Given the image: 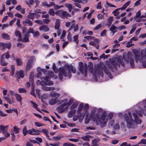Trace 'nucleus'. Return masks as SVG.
I'll list each match as a JSON object with an SVG mask.
<instances>
[{
	"mask_svg": "<svg viewBox=\"0 0 146 146\" xmlns=\"http://www.w3.org/2000/svg\"><path fill=\"white\" fill-rule=\"evenodd\" d=\"M63 19H64L65 17H71V15L69 13L67 12L66 11H64V13H63Z\"/></svg>",
	"mask_w": 146,
	"mask_h": 146,
	"instance_id": "obj_29",
	"label": "nucleus"
},
{
	"mask_svg": "<svg viewBox=\"0 0 146 146\" xmlns=\"http://www.w3.org/2000/svg\"><path fill=\"white\" fill-rule=\"evenodd\" d=\"M0 63L1 65L3 66H6L8 64V63L6 62L5 60L0 62Z\"/></svg>",
	"mask_w": 146,
	"mask_h": 146,
	"instance_id": "obj_47",
	"label": "nucleus"
},
{
	"mask_svg": "<svg viewBox=\"0 0 146 146\" xmlns=\"http://www.w3.org/2000/svg\"><path fill=\"white\" fill-rule=\"evenodd\" d=\"M123 57L126 62H129L130 65L132 68L134 67V61L132 54H126L123 56Z\"/></svg>",
	"mask_w": 146,
	"mask_h": 146,
	"instance_id": "obj_8",
	"label": "nucleus"
},
{
	"mask_svg": "<svg viewBox=\"0 0 146 146\" xmlns=\"http://www.w3.org/2000/svg\"><path fill=\"white\" fill-rule=\"evenodd\" d=\"M0 44L1 45L8 49H9L11 46V44L10 42H8L7 44L1 43Z\"/></svg>",
	"mask_w": 146,
	"mask_h": 146,
	"instance_id": "obj_28",
	"label": "nucleus"
},
{
	"mask_svg": "<svg viewBox=\"0 0 146 146\" xmlns=\"http://www.w3.org/2000/svg\"><path fill=\"white\" fill-rule=\"evenodd\" d=\"M33 65V60L31 58L29 59L27 62L26 66V69L27 70H29L32 68Z\"/></svg>",
	"mask_w": 146,
	"mask_h": 146,
	"instance_id": "obj_9",
	"label": "nucleus"
},
{
	"mask_svg": "<svg viewBox=\"0 0 146 146\" xmlns=\"http://www.w3.org/2000/svg\"><path fill=\"white\" fill-rule=\"evenodd\" d=\"M91 137L92 136L90 135H87L86 136L82 137L81 138L84 141H89L90 140V139L91 138Z\"/></svg>",
	"mask_w": 146,
	"mask_h": 146,
	"instance_id": "obj_23",
	"label": "nucleus"
},
{
	"mask_svg": "<svg viewBox=\"0 0 146 146\" xmlns=\"http://www.w3.org/2000/svg\"><path fill=\"white\" fill-rule=\"evenodd\" d=\"M120 10V8L116 9L114 10L112 12V13L114 15L116 16L119 15L120 13L118 11Z\"/></svg>",
	"mask_w": 146,
	"mask_h": 146,
	"instance_id": "obj_32",
	"label": "nucleus"
},
{
	"mask_svg": "<svg viewBox=\"0 0 146 146\" xmlns=\"http://www.w3.org/2000/svg\"><path fill=\"white\" fill-rule=\"evenodd\" d=\"M120 64L123 67L125 66L123 59H117L116 60L112 61L111 62V65L110 67V68L111 71L113 72H115L117 70V67H119Z\"/></svg>",
	"mask_w": 146,
	"mask_h": 146,
	"instance_id": "obj_4",
	"label": "nucleus"
},
{
	"mask_svg": "<svg viewBox=\"0 0 146 146\" xmlns=\"http://www.w3.org/2000/svg\"><path fill=\"white\" fill-rule=\"evenodd\" d=\"M92 145L91 146H99L97 144V141L96 139H94L92 140Z\"/></svg>",
	"mask_w": 146,
	"mask_h": 146,
	"instance_id": "obj_44",
	"label": "nucleus"
},
{
	"mask_svg": "<svg viewBox=\"0 0 146 146\" xmlns=\"http://www.w3.org/2000/svg\"><path fill=\"white\" fill-rule=\"evenodd\" d=\"M15 97L18 101L20 102H21L22 98L20 94L16 93V94L15 95Z\"/></svg>",
	"mask_w": 146,
	"mask_h": 146,
	"instance_id": "obj_27",
	"label": "nucleus"
},
{
	"mask_svg": "<svg viewBox=\"0 0 146 146\" xmlns=\"http://www.w3.org/2000/svg\"><path fill=\"white\" fill-rule=\"evenodd\" d=\"M94 76H96L95 78L96 80L97 81L99 78L102 79L103 76V73L102 67L98 65L96 67H95L94 70Z\"/></svg>",
	"mask_w": 146,
	"mask_h": 146,
	"instance_id": "obj_5",
	"label": "nucleus"
},
{
	"mask_svg": "<svg viewBox=\"0 0 146 146\" xmlns=\"http://www.w3.org/2000/svg\"><path fill=\"white\" fill-rule=\"evenodd\" d=\"M110 30L113 33V35L117 31V28L113 24L110 28Z\"/></svg>",
	"mask_w": 146,
	"mask_h": 146,
	"instance_id": "obj_15",
	"label": "nucleus"
},
{
	"mask_svg": "<svg viewBox=\"0 0 146 146\" xmlns=\"http://www.w3.org/2000/svg\"><path fill=\"white\" fill-rule=\"evenodd\" d=\"M70 71L73 73H75L76 72V69L72 65L68 66L66 67H62L60 68L59 72V77L60 80H62L63 76L64 77H67L68 75L69 78H71V74Z\"/></svg>",
	"mask_w": 146,
	"mask_h": 146,
	"instance_id": "obj_2",
	"label": "nucleus"
},
{
	"mask_svg": "<svg viewBox=\"0 0 146 146\" xmlns=\"http://www.w3.org/2000/svg\"><path fill=\"white\" fill-rule=\"evenodd\" d=\"M3 98L6 100L9 104H11L13 102V98L12 97H11V99H10L9 94L7 95V96H3Z\"/></svg>",
	"mask_w": 146,
	"mask_h": 146,
	"instance_id": "obj_11",
	"label": "nucleus"
},
{
	"mask_svg": "<svg viewBox=\"0 0 146 146\" xmlns=\"http://www.w3.org/2000/svg\"><path fill=\"white\" fill-rule=\"evenodd\" d=\"M132 29L130 32V34H131L132 33L135 31L136 28V24H134L131 26Z\"/></svg>",
	"mask_w": 146,
	"mask_h": 146,
	"instance_id": "obj_34",
	"label": "nucleus"
},
{
	"mask_svg": "<svg viewBox=\"0 0 146 146\" xmlns=\"http://www.w3.org/2000/svg\"><path fill=\"white\" fill-rule=\"evenodd\" d=\"M78 105V102H74L71 106V108H72L74 109L76 108Z\"/></svg>",
	"mask_w": 146,
	"mask_h": 146,
	"instance_id": "obj_53",
	"label": "nucleus"
},
{
	"mask_svg": "<svg viewBox=\"0 0 146 146\" xmlns=\"http://www.w3.org/2000/svg\"><path fill=\"white\" fill-rule=\"evenodd\" d=\"M1 37L3 38L6 40H9L10 38V35L5 33L2 34Z\"/></svg>",
	"mask_w": 146,
	"mask_h": 146,
	"instance_id": "obj_20",
	"label": "nucleus"
},
{
	"mask_svg": "<svg viewBox=\"0 0 146 146\" xmlns=\"http://www.w3.org/2000/svg\"><path fill=\"white\" fill-rule=\"evenodd\" d=\"M3 54H5V58L6 59H8L10 57V56L9 53V52L8 51Z\"/></svg>",
	"mask_w": 146,
	"mask_h": 146,
	"instance_id": "obj_54",
	"label": "nucleus"
},
{
	"mask_svg": "<svg viewBox=\"0 0 146 146\" xmlns=\"http://www.w3.org/2000/svg\"><path fill=\"white\" fill-rule=\"evenodd\" d=\"M78 35H77L73 36V41L74 42H75L77 44H78L79 41L77 40Z\"/></svg>",
	"mask_w": 146,
	"mask_h": 146,
	"instance_id": "obj_45",
	"label": "nucleus"
},
{
	"mask_svg": "<svg viewBox=\"0 0 146 146\" xmlns=\"http://www.w3.org/2000/svg\"><path fill=\"white\" fill-rule=\"evenodd\" d=\"M131 1H127L123 5L122 7L120 8V10H124L127 8V7L128 5H130V4L131 3Z\"/></svg>",
	"mask_w": 146,
	"mask_h": 146,
	"instance_id": "obj_22",
	"label": "nucleus"
},
{
	"mask_svg": "<svg viewBox=\"0 0 146 146\" xmlns=\"http://www.w3.org/2000/svg\"><path fill=\"white\" fill-rule=\"evenodd\" d=\"M16 78L18 80L21 78H23L24 77L23 71L20 70L19 71H17L16 72Z\"/></svg>",
	"mask_w": 146,
	"mask_h": 146,
	"instance_id": "obj_10",
	"label": "nucleus"
},
{
	"mask_svg": "<svg viewBox=\"0 0 146 146\" xmlns=\"http://www.w3.org/2000/svg\"><path fill=\"white\" fill-rule=\"evenodd\" d=\"M33 34V36L34 38H36L38 37L40 35L39 32L38 31H36L35 32H34Z\"/></svg>",
	"mask_w": 146,
	"mask_h": 146,
	"instance_id": "obj_39",
	"label": "nucleus"
},
{
	"mask_svg": "<svg viewBox=\"0 0 146 146\" xmlns=\"http://www.w3.org/2000/svg\"><path fill=\"white\" fill-rule=\"evenodd\" d=\"M113 21V17H109L108 20V24L107 25L110 26L112 23V22Z\"/></svg>",
	"mask_w": 146,
	"mask_h": 146,
	"instance_id": "obj_37",
	"label": "nucleus"
},
{
	"mask_svg": "<svg viewBox=\"0 0 146 146\" xmlns=\"http://www.w3.org/2000/svg\"><path fill=\"white\" fill-rule=\"evenodd\" d=\"M11 134L12 135L11 136V141L13 142L15 141L16 139L15 135L14 134V132L13 131H12L11 133Z\"/></svg>",
	"mask_w": 146,
	"mask_h": 146,
	"instance_id": "obj_42",
	"label": "nucleus"
},
{
	"mask_svg": "<svg viewBox=\"0 0 146 146\" xmlns=\"http://www.w3.org/2000/svg\"><path fill=\"white\" fill-rule=\"evenodd\" d=\"M7 115L6 114H5L3 112L0 110V116L1 117H5Z\"/></svg>",
	"mask_w": 146,
	"mask_h": 146,
	"instance_id": "obj_59",
	"label": "nucleus"
},
{
	"mask_svg": "<svg viewBox=\"0 0 146 146\" xmlns=\"http://www.w3.org/2000/svg\"><path fill=\"white\" fill-rule=\"evenodd\" d=\"M67 39L69 41H71L72 40V37L71 36V34L70 33V32H69L68 34V35H67Z\"/></svg>",
	"mask_w": 146,
	"mask_h": 146,
	"instance_id": "obj_56",
	"label": "nucleus"
},
{
	"mask_svg": "<svg viewBox=\"0 0 146 146\" xmlns=\"http://www.w3.org/2000/svg\"><path fill=\"white\" fill-rule=\"evenodd\" d=\"M29 36V34L26 33L24 35V38H23L22 41L23 42H27L29 41L28 37Z\"/></svg>",
	"mask_w": 146,
	"mask_h": 146,
	"instance_id": "obj_17",
	"label": "nucleus"
},
{
	"mask_svg": "<svg viewBox=\"0 0 146 146\" xmlns=\"http://www.w3.org/2000/svg\"><path fill=\"white\" fill-rule=\"evenodd\" d=\"M65 6L68 9V12L70 13L72 8V5L70 3H66L65 4Z\"/></svg>",
	"mask_w": 146,
	"mask_h": 146,
	"instance_id": "obj_25",
	"label": "nucleus"
},
{
	"mask_svg": "<svg viewBox=\"0 0 146 146\" xmlns=\"http://www.w3.org/2000/svg\"><path fill=\"white\" fill-rule=\"evenodd\" d=\"M8 127V125L4 126L3 125H0V129L2 131V133H4V132L7 131V128Z\"/></svg>",
	"mask_w": 146,
	"mask_h": 146,
	"instance_id": "obj_18",
	"label": "nucleus"
},
{
	"mask_svg": "<svg viewBox=\"0 0 146 146\" xmlns=\"http://www.w3.org/2000/svg\"><path fill=\"white\" fill-rule=\"evenodd\" d=\"M45 90L47 91H50L51 90H54L55 89V88L54 87H46L44 88Z\"/></svg>",
	"mask_w": 146,
	"mask_h": 146,
	"instance_id": "obj_46",
	"label": "nucleus"
},
{
	"mask_svg": "<svg viewBox=\"0 0 146 146\" xmlns=\"http://www.w3.org/2000/svg\"><path fill=\"white\" fill-rule=\"evenodd\" d=\"M50 78L47 76H46L45 77H41L40 79L42 80L41 82L39 80H38L36 83L37 85H41L43 86V85H52L53 84V82L52 81H50Z\"/></svg>",
	"mask_w": 146,
	"mask_h": 146,
	"instance_id": "obj_6",
	"label": "nucleus"
},
{
	"mask_svg": "<svg viewBox=\"0 0 146 146\" xmlns=\"http://www.w3.org/2000/svg\"><path fill=\"white\" fill-rule=\"evenodd\" d=\"M28 24L30 26H32L33 25V23L29 19H27L23 21V24L25 26L27 25Z\"/></svg>",
	"mask_w": 146,
	"mask_h": 146,
	"instance_id": "obj_19",
	"label": "nucleus"
},
{
	"mask_svg": "<svg viewBox=\"0 0 146 146\" xmlns=\"http://www.w3.org/2000/svg\"><path fill=\"white\" fill-rule=\"evenodd\" d=\"M63 136H57L56 137H52V139L54 141H57L60 140L63 137Z\"/></svg>",
	"mask_w": 146,
	"mask_h": 146,
	"instance_id": "obj_35",
	"label": "nucleus"
},
{
	"mask_svg": "<svg viewBox=\"0 0 146 146\" xmlns=\"http://www.w3.org/2000/svg\"><path fill=\"white\" fill-rule=\"evenodd\" d=\"M49 14L53 16H54L55 14V13L54 12L53 9H50L48 12Z\"/></svg>",
	"mask_w": 146,
	"mask_h": 146,
	"instance_id": "obj_43",
	"label": "nucleus"
},
{
	"mask_svg": "<svg viewBox=\"0 0 146 146\" xmlns=\"http://www.w3.org/2000/svg\"><path fill=\"white\" fill-rule=\"evenodd\" d=\"M44 133L46 135H47V134L48 133V130L45 129H42V130L41 132Z\"/></svg>",
	"mask_w": 146,
	"mask_h": 146,
	"instance_id": "obj_63",
	"label": "nucleus"
},
{
	"mask_svg": "<svg viewBox=\"0 0 146 146\" xmlns=\"http://www.w3.org/2000/svg\"><path fill=\"white\" fill-rule=\"evenodd\" d=\"M41 70L43 73L45 75H47L48 74V70L46 69H41Z\"/></svg>",
	"mask_w": 146,
	"mask_h": 146,
	"instance_id": "obj_61",
	"label": "nucleus"
},
{
	"mask_svg": "<svg viewBox=\"0 0 146 146\" xmlns=\"http://www.w3.org/2000/svg\"><path fill=\"white\" fill-rule=\"evenodd\" d=\"M64 13V11L62 10H59L55 13V14L58 15L63 19V13Z\"/></svg>",
	"mask_w": 146,
	"mask_h": 146,
	"instance_id": "obj_16",
	"label": "nucleus"
},
{
	"mask_svg": "<svg viewBox=\"0 0 146 146\" xmlns=\"http://www.w3.org/2000/svg\"><path fill=\"white\" fill-rule=\"evenodd\" d=\"M39 30L40 31H43L44 32H46L49 30V28L46 25H43L40 26L39 28Z\"/></svg>",
	"mask_w": 146,
	"mask_h": 146,
	"instance_id": "obj_14",
	"label": "nucleus"
},
{
	"mask_svg": "<svg viewBox=\"0 0 146 146\" xmlns=\"http://www.w3.org/2000/svg\"><path fill=\"white\" fill-rule=\"evenodd\" d=\"M15 35L17 37L21 35V33L19 31H17L15 32Z\"/></svg>",
	"mask_w": 146,
	"mask_h": 146,
	"instance_id": "obj_60",
	"label": "nucleus"
},
{
	"mask_svg": "<svg viewBox=\"0 0 146 146\" xmlns=\"http://www.w3.org/2000/svg\"><path fill=\"white\" fill-rule=\"evenodd\" d=\"M11 72L10 73V75L11 76H13L14 74L15 71V67L13 65H12L11 66Z\"/></svg>",
	"mask_w": 146,
	"mask_h": 146,
	"instance_id": "obj_38",
	"label": "nucleus"
},
{
	"mask_svg": "<svg viewBox=\"0 0 146 146\" xmlns=\"http://www.w3.org/2000/svg\"><path fill=\"white\" fill-rule=\"evenodd\" d=\"M106 115L107 114L106 112H104L101 116V120H102V122H103V123L104 124H106L108 120L106 118Z\"/></svg>",
	"mask_w": 146,
	"mask_h": 146,
	"instance_id": "obj_12",
	"label": "nucleus"
},
{
	"mask_svg": "<svg viewBox=\"0 0 146 146\" xmlns=\"http://www.w3.org/2000/svg\"><path fill=\"white\" fill-rule=\"evenodd\" d=\"M141 15V11L140 10H139L136 13L135 16L133 17L134 19H135L136 18L139 17Z\"/></svg>",
	"mask_w": 146,
	"mask_h": 146,
	"instance_id": "obj_49",
	"label": "nucleus"
},
{
	"mask_svg": "<svg viewBox=\"0 0 146 146\" xmlns=\"http://www.w3.org/2000/svg\"><path fill=\"white\" fill-rule=\"evenodd\" d=\"M58 101V100L57 98H55L52 99L49 101V104L51 105H54Z\"/></svg>",
	"mask_w": 146,
	"mask_h": 146,
	"instance_id": "obj_21",
	"label": "nucleus"
},
{
	"mask_svg": "<svg viewBox=\"0 0 146 146\" xmlns=\"http://www.w3.org/2000/svg\"><path fill=\"white\" fill-rule=\"evenodd\" d=\"M133 115L134 119H132L131 113L130 112H128L125 117L126 127L128 129L133 128L136 124H140L141 123V120L138 116V115L141 117L143 116L142 113L140 111L135 110Z\"/></svg>",
	"mask_w": 146,
	"mask_h": 146,
	"instance_id": "obj_1",
	"label": "nucleus"
},
{
	"mask_svg": "<svg viewBox=\"0 0 146 146\" xmlns=\"http://www.w3.org/2000/svg\"><path fill=\"white\" fill-rule=\"evenodd\" d=\"M15 61L16 62L17 65L20 66L22 64V62L21 59L17 58L15 59Z\"/></svg>",
	"mask_w": 146,
	"mask_h": 146,
	"instance_id": "obj_40",
	"label": "nucleus"
},
{
	"mask_svg": "<svg viewBox=\"0 0 146 146\" xmlns=\"http://www.w3.org/2000/svg\"><path fill=\"white\" fill-rule=\"evenodd\" d=\"M18 91L19 93H25L27 92V90L23 88L19 89Z\"/></svg>",
	"mask_w": 146,
	"mask_h": 146,
	"instance_id": "obj_48",
	"label": "nucleus"
},
{
	"mask_svg": "<svg viewBox=\"0 0 146 146\" xmlns=\"http://www.w3.org/2000/svg\"><path fill=\"white\" fill-rule=\"evenodd\" d=\"M49 5L46 2L44 1L42 3V6L43 7H49Z\"/></svg>",
	"mask_w": 146,
	"mask_h": 146,
	"instance_id": "obj_58",
	"label": "nucleus"
},
{
	"mask_svg": "<svg viewBox=\"0 0 146 146\" xmlns=\"http://www.w3.org/2000/svg\"><path fill=\"white\" fill-rule=\"evenodd\" d=\"M35 15V13H29L27 17L29 19L33 20L35 18L34 15Z\"/></svg>",
	"mask_w": 146,
	"mask_h": 146,
	"instance_id": "obj_31",
	"label": "nucleus"
},
{
	"mask_svg": "<svg viewBox=\"0 0 146 146\" xmlns=\"http://www.w3.org/2000/svg\"><path fill=\"white\" fill-rule=\"evenodd\" d=\"M106 4L107 5L110 7H116V6L113 5L112 4L110 3H108V2H107L106 3Z\"/></svg>",
	"mask_w": 146,
	"mask_h": 146,
	"instance_id": "obj_62",
	"label": "nucleus"
},
{
	"mask_svg": "<svg viewBox=\"0 0 146 146\" xmlns=\"http://www.w3.org/2000/svg\"><path fill=\"white\" fill-rule=\"evenodd\" d=\"M56 110L59 113H62L64 111V110L63 109L57 107L56 108Z\"/></svg>",
	"mask_w": 146,
	"mask_h": 146,
	"instance_id": "obj_55",
	"label": "nucleus"
},
{
	"mask_svg": "<svg viewBox=\"0 0 146 146\" xmlns=\"http://www.w3.org/2000/svg\"><path fill=\"white\" fill-rule=\"evenodd\" d=\"M104 70V73L106 74L110 78H112V77H111V74L110 73L108 70V69H107L106 67L104 66V68H103Z\"/></svg>",
	"mask_w": 146,
	"mask_h": 146,
	"instance_id": "obj_24",
	"label": "nucleus"
},
{
	"mask_svg": "<svg viewBox=\"0 0 146 146\" xmlns=\"http://www.w3.org/2000/svg\"><path fill=\"white\" fill-rule=\"evenodd\" d=\"M20 129L15 126L13 127V131L15 134H17L19 132Z\"/></svg>",
	"mask_w": 146,
	"mask_h": 146,
	"instance_id": "obj_36",
	"label": "nucleus"
},
{
	"mask_svg": "<svg viewBox=\"0 0 146 146\" xmlns=\"http://www.w3.org/2000/svg\"><path fill=\"white\" fill-rule=\"evenodd\" d=\"M84 106V105L83 104H80L78 108V112H80H80L82 110V109Z\"/></svg>",
	"mask_w": 146,
	"mask_h": 146,
	"instance_id": "obj_50",
	"label": "nucleus"
},
{
	"mask_svg": "<svg viewBox=\"0 0 146 146\" xmlns=\"http://www.w3.org/2000/svg\"><path fill=\"white\" fill-rule=\"evenodd\" d=\"M134 58L136 62L139 61L142 62L143 66L145 68L146 67V50H142L141 54L137 52L134 53Z\"/></svg>",
	"mask_w": 146,
	"mask_h": 146,
	"instance_id": "obj_3",
	"label": "nucleus"
},
{
	"mask_svg": "<svg viewBox=\"0 0 146 146\" xmlns=\"http://www.w3.org/2000/svg\"><path fill=\"white\" fill-rule=\"evenodd\" d=\"M88 66L86 64L83 65L82 62H79V70L80 72L82 74H84L85 76H86L87 75Z\"/></svg>",
	"mask_w": 146,
	"mask_h": 146,
	"instance_id": "obj_7",
	"label": "nucleus"
},
{
	"mask_svg": "<svg viewBox=\"0 0 146 146\" xmlns=\"http://www.w3.org/2000/svg\"><path fill=\"white\" fill-rule=\"evenodd\" d=\"M33 135H38L40 134L41 131L33 129Z\"/></svg>",
	"mask_w": 146,
	"mask_h": 146,
	"instance_id": "obj_30",
	"label": "nucleus"
},
{
	"mask_svg": "<svg viewBox=\"0 0 146 146\" xmlns=\"http://www.w3.org/2000/svg\"><path fill=\"white\" fill-rule=\"evenodd\" d=\"M28 130H27V128L26 126H25L23 129V133L24 136L26 135L28 133Z\"/></svg>",
	"mask_w": 146,
	"mask_h": 146,
	"instance_id": "obj_41",
	"label": "nucleus"
},
{
	"mask_svg": "<svg viewBox=\"0 0 146 146\" xmlns=\"http://www.w3.org/2000/svg\"><path fill=\"white\" fill-rule=\"evenodd\" d=\"M43 22L45 24H47L50 21V20L49 19H44L43 20Z\"/></svg>",
	"mask_w": 146,
	"mask_h": 146,
	"instance_id": "obj_64",
	"label": "nucleus"
},
{
	"mask_svg": "<svg viewBox=\"0 0 146 146\" xmlns=\"http://www.w3.org/2000/svg\"><path fill=\"white\" fill-rule=\"evenodd\" d=\"M29 103L32 105V107H33L35 108L36 109V110H38V106L35 102H34L33 101H31L29 102Z\"/></svg>",
	"mask_w": 146,
	"mask_h": 146,
	"instance_id": "obj_33",
	"label": "nucleus"
},
{
	"mask_svg": "<svg viewBox=\"0 0 146 146\" xmlns=\"http://www.w3.org/2000/svg\"><path fill=\"white\" fill-rule=\"evenodd\" d=\"M50 96L53 97H56L57 98L60 96V94L59 93H56L54 92H52L50 93Z\"/></svg>",
	"mask_w": 146,
	"mask_h": 146,
	"instance_id": "obj_26",
	"label": "nucleus"
},
{
	"mask_svg": "<svg viewBox=\"0 0 146 146\" xmlns=\"http://www.w3.org/2000/svg\"><path fill=\"white\" fill-rule=\"evenodd\" d=\"M63 146H77L76 145L69 143H64L63 144Z\"/></svg>",
	"mask_w": 146,
	"mask_h": 146,
	"instance_id": "obj_51",
	"label": "nucleus"
},
{
	"mask_svg": "<svg viewBox=\"0 0 146 146\" xmlns=\"http://www.w3.org/2000/svg\"><path fill=\"white\" fill-rule=\"evenodd\" d=\"M96 112V108H94L92 109L90 112V117L93 120H95L96 119L95 116Z\"/></svg>",
	"mask_w": 146,
	"mask_h": 146,
	"instance_id": "obj_13",
	"label": "nucleus"
},
{
	"mask_svg": "<svg viewBox=\"0 0 146 146\" xmlns=\"http://www.w3.org/2000/svg\"><path fill=\"white\" fill-rule=\"evenodd\" d=\"M60 144V142L58 141L54 143V144L50 143L49 145L51 146H59Z\"/></svg>",
	"mask_w": 146,
	"mask_h": 146,
	"instance_id": "obj_52",
	"label": "nucleus"
},
{
	"mask_svg": "<svg viewBox=\"0 0 146 146\" xmlns=\"http://www.w3.org/2000/svg\"><path fill=\"white\" fill-rule=\"evenodd\" d=\"M29 80L31 84H33V76H32L31 74L29 76Z\"/></svg>",
	"mask_w": 146,
	"mask_h": 146,
	"instance_id": "obj_57",
	"label": "nucleus"
}]
</instances>
